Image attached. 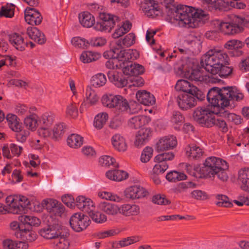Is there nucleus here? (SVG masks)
Here are the masks:
<instances>
[{"mask_svg": "<svg viewBox=\"0 0 249 249\" xmlns=\"http://www.w3.org/2000/svg\"><path fill=\"white\" fill-rule=\"evenodd\" d=\"M19 220L24 224H27L32 226H37L41 223L40 219L36 217L27 215L20 216Z\"/></svg>", "mask_w": 249, "mask_h": 249, "instance_id": "49", "label": "nucleus"}, {"mask_svg": "<svg viewBox=\"0 0 249 249\" xmlns=\"http://www.w3.org/2000/svg\"><path fill=\"white\" fill-rule=\"evenodd\" d=\"M6 120L9 127L14 131H18L19 130L21 124L19 122L17 115L13 114H8L6 116Z\"/></svg>", "mask_w": 249, "mask_h": 249, "instance_id": "44", "label": "nucleus"}, {"mask_svg": "<svg viewBox=\"0 0 249 249\" xmlns=\"http://www.w3.org/2000/svg\"><path fill=\"white\" fill-rule=\"evenodd\" d=\"M244 43L237 39H231L228 41L224 45V47L228 50H236L242 48Z\"/></svg>", "mask_w": 249, "mask_h": 249, "instance_id": "55", "label": "nucleus"}, {"mask_svg": "<svg viewBox=\"0 0 249 249\" xmlns=\"http://www.w3.org/2000/svg\"><path fill=\"white\" fill-rule=\"evenodd\" d=\"M78 18L80 23L84 27L90 28L95 24L94 17L88 11L80 13Z\"/></svg>", "mask_w": 249, "mask_h": 249, "instance_id": "32", "label": "nucleus"}, {"mask_svg": "<svg viewBox=\"0 0 249 249\" xmlns=\"http://www.w3.org/2000/svg\"><path fill=\"white\" fill-rule=\"evenodd\" d=\"M99 17L101 21L97 22L94 26L97 31H110L119 20L117 16L105 12L100 13Z\"/></svg>", "mask_w": 249, "mask_h": 249, "instance_id": "6", "label": "nucleus"}, {"mask_svg": "<svg viewBox=\"0 0 249 249\" xmlns=\"http://www.w3.org/2000/svg\"><path fill=\"white\" fill-rule=\"evenodd\" d=\"M213 114V112L206 107H198L196 108L193 113V118L197 123L203 126L210 127L213 124L211 119Z\"/></svg>", "mask_w": 249, "mask_h": 249, "instance_id": "7", "label": "nucleus"}, {"mask_svg": "<svg viewBox=\"0 0 249 249\" xmlns=\"http://www.w3.org/2000/svg\"><path fill=\"white\" fill-rule=\"evenodd\" d=\"M141 237L139 236H132L123 239L115 243H113V247L115 248H120L125 247L139 242Z\"/></svg>", "mask_w": 249, "mask_h": 249, "instance_id": "37", "label": "nucleus"}, {"mask_svg": "<svg viewBox=\"0 0 249 249\" xmlns=\"http://www.w3.org/2000/svg\"><path fill=\"white\" fill-rule=\"evenodd\" d=\"M140 212L139 206L136 204H124L119 207V213L126 217L137 215Z\"/></svg>", "mask_w": 249, "mask_h": 249, "instance_id": "23", "label": "nucleus"}, {"mask_svg": "<svg viewBox=\"0 0 249 249\" xmlns=\"http://www.w3.org/2000/svg\"><path fill=\"white\" fill-rule=\"evenodd\" d=\"M75 204L80 210L90 213L94 209L93 201L84 196H79L76 198Z\"/></svg>", "mask_w": 249, "mask_h": 249, "instance_id": "20", "label": "nucleus"}, {"mask_svg": "<svg viewBox=\"0 0 249 249\" xmlns=\"http://www.w3.org/2000/svg\"><path fill=\"white\" fill-rule=\"evenodd\" d=\"M186 176L183 173L171 171L166 176V178L170 182H176L185 179Z\"/></svg>", "mask_w": 249, "mask_h": 249, "instance_id": "53", "label": "nucleus"}, {"mask_svg": "<svg viewBox=\"0 0 249 249\" xmlns=\"http://www.w3.org/2000/svg\"><path fill=\"white\" fill-rule=\"evenodd\" d=\"M139 57V53L136 50H123L117 53V57L119 61L123 62L124 67L127 65V63L131 60L137 59Z\"/></svg>", "mask_w": 249, "mask_h": 249, "instance_id": "17", "label": "nucleus"}, {"mask_svg": "<svg viewBox=\"0 0 249 249\" xmlns=\"http://www.w3.org/2000/svg\"><path fill=\"white\" fill-rule=\"evenodd\" d=\"M115 160L109 156H103L99 159V162L102 166H109L110 165H114L115 167H118V164H115Z\"/></svg>", "mask_w": 249, "mask_h": 249, "instance_id": "62", "label": "nucleus"}, {"mask_svg": "<svg viewBox=\"0 0 249 249\" xmlns=\"http://www.w3.org/2000/svg\"><path fill=\"white\" fill-rule=\"evenodd\" d=\"M196 95L191 94H182L177 97L178 106L182 109L187 110L194 107L196 105Z\"/></svg>", "mask_w": 249, "mask_h": 249, "instance_id": "13", "label": "nucleus"}, {"mask_svg": "<svg viewBox=\"0 0 249 249\" xmlns=\"http://www.w3.org/2000/svg\"><path fill=\"white\" fill-rule=\"evenodd\" d=\"M108 119V114L106 112L98 114L94 118V125L98 129H101Z\"/></svg>", "mask_w": 249, "mask_h": 249, "instance_id": "50", "label": "nucleus"}, {"mask_svg": "<svg viewBox=\"0 0 249 249\" xmlns=\"http://www.w3.org/2000/svg\"><path fill=\"white\" fill-rule=\"evenodd\" d=\"M119 207L116 204L107 201H102L98 205L99 210L111 216H115L119 213Z\"/></svg>", "mask_w": 249, "mask_h": 249, "instance_id": "24", "label": "nucleus"}, {"mask_svg": "<svg viewBox=\"0 0 249 249\" xmlns=\"http://www.w3.org/2000/svg\"><path fill=\"white\" fill-rule=\"evenodd\" d=\"M89 214L91 219L96 223H102L107 220V216L99 212H93L92 211Z\"/></svg>", "mask_w": 249, "mask_h": 249, "instance_id": "63", "label": "nucleus"}, {"mask_svg": "<svg viewBox=\"0 0 249 249\" xmlns=\"http://www.w3.org/2000/svg\"><path fill=\"white\" fill-rule=\"evenodd\" d=\"M136 36L133 33L126 35L123 39H118L116 41V45L120 48L129 47L135 42Z\"/></svg>", "mask_w": 249, "mask_h": 249, "instance_id": "36", "label": "nucleus"}, {"mask_svg": "<svg viewBox=\"0 0 249 249\" xmlns=\"http://www.w3.org/2000/svg\"><path fill=\"white\" fill-rule=\"evenodd\" d=\"M246 22L244 18L236 15H231L230 20L224 21L221 32L226 35H234L243 31V26Z\"/></svg>", "mask_w": 249, "mask_h": 249, "instance_id": "4", "label": "nucleus"}, {"mask_svg": "<svg viewBox=\"0 0 249 249\" xmlns=\"http://www.w3.org/2000/svg\"><path fill=\"white\" fill-rule=\"evenodd\" d=\"M38 117L35 114L27 116L24 120V125L28 130L35 131L37 128Z\"/></svg>", "mask_w": 249, "mask_h": 249, "instance_id": "40", "label": "nucleus"}, {"mask_svg": "<svg viewBox=\"0 0 249 249\" xmlns=\"http://www.w3.org/2000/svg\"><path fill=\"white\" fill-rule=\"evenodd\" d=\"M230 60L228 54L219 48L209 50L201 58L200 65L206 71L212 75L217 74L220 66L228 64Z\"/></svg>", "mask_w": 249, "mask_h": 249, "instance_id": "3", "label": "nucleus"}, {"mask_svg": "<svg viewBox=\"0 0 249 249\" xmlns=\"http://www.w3.org/2000/svg\"><path fill=\"white\" fill-rule=\"evenodd\" d=\"M100 53L91 51L84 52L80 55V59L84 63L96 61L101 57Z\"/></svg>", "mask_w": 249, "mask_h": 249, "instance_id": "41", "label": "nucleus"}, {"mask_svg": "<svg viewBox=\"0 0 249 249\" xmlns=\"http://www.w3.org/2000/svg\"><path fill=\"white\" fill-rule=\"evenodd\" d=\"M208 102L213 107L224 108L230 106L231 102L241 101L243 94L233 87L211 88L207 93Z\"/></svg>", "mask_w": 249, "mask_h": 249, "instance_id": "2", "label": "nucleus"}, {"mask_svg": "<svg viewBox=\"0 0 249 249\" xmlns=\"http://www.w3.org/2000/svg\"><path fill=\"white\" fill-rule=\"evenodd\" d=\"M177 144V141L173 136L164 137L159 140L156 144L157 152L168 150L173 149Z\"/></svg>", "mask_w": 249, "mask_h": 249, "instance_id": "14", "label": "nucleus"}, {"mask_svg": "<svg viewBox=\"0 0 249 249\" xmlns=\"http://www.w3.org/2000/svg\"><path fill=\"white\" fill-rule=\"evenodd\" d=\"M51 245L53 249H69L70 243L66 234L60 231L59 235L52 241Z\"/></svg>", "mask_w": 249, "mask_h": 249, "instance_id": "21", "label": "nucleus"}, {"mask_svg": "<svg viewBox=\"0 0 249 249\" xmlns=\"http://www.w3.org/2000/svg\"><path fill=\"white\" fill-rule=\"evenodd\" d=\"M104 106L109 108H115L119 112H125L128 107V102L123 96L120 95L106 94L101 99Z\"/></svg>", "mask_w": 249, "mask_h": 249, "instance_id": "5", "label": "nucleus"}, {"mask_svg": "<svg viewBox=\"0 0 249 249\" xmlns=\"http://www.w3.org/2000/svg\"><path fill=\"white\" fill-rule=\"evenodd\" d=\"M67 143L71 148H78L83 144V138L78 134H72L68 137Z\"/></svg>", "mask_w": 249, "mask_h": 249, "instance_id": "43", "label": "nucleus"}, {"mask_svg": "<svg viewBox=\"0 0 249 249\" xmlns=\"http://www.w3.org/2000/svg\"><path fill=\"white\" fill-rule=\"evenodd\" d=\"M210 119L211 122L213 124L211 125V127L215 125L221 129L223 132L227 131L228 127L224 120L220 118H215L214 114Z\"/></svg>", "mask_w": 249, "mask_h": 249, "instance_id": "56", "label": "nucleus"}, {"mask_svg": "<svg viewBox=\"0 0 249 249\" xmlns=\"http://www.w3.org/2000/svg\"><path fill=\"white\" fill-rule=\"evenodd\" d=\"M24 18L26 22L32 25H39L42 20V17L40 13L33 8L26 9L24 13Z\"/></svg>", "mask_w": 249, "mask_h": 249, "instance_id": "15", "label": "nucleus"}, {"mask_svg": "<svg viewBox=\"0 0 249 249\" xmlns=\"http://www.w3.org/2000/svg\"><path fill=\"white\" fill-rule=\"evenodd\" d=\"M153 149L149 146L145 147L142 150L141 156V161L143 163H146L152 158Z\"/></svg>", "mask_w": 249, "mask_h": 249, "instance_id": "59", "label": "nucleus"}, {"mask_svg": "<svg viewBox=\"0 0 249 249\" xmlns=\"http://www.w3.org/2000/svg\"><path fill=\"white\" fill-rule=\"evenodd\" d=\"M69 222L71 228L76 232L85 230L90 224L89 217L80 213L73 214Z\"/></svg>", "mask_w": 249, "mask_h": 249, "instance_id": "8", "label": "nucleus"}, {"mask_svg": "<svg viewBox=\"0 0 249 249\" xmlns=\"http://www.w3.org/2000/svg\"><path fill=\"white\" fill-rule=\"evenodd\" d=\"M138 101L145 106H152L155 104L154 96L145 90H139L136 94Z\"/></svg>", "mask_w": 249, "mask_h": 249, "instance_id": "25", "label": "nucleus"}, {"mask_svg": "<svg viewBox=\"0 0 249 249\" xmlns=\"http://www.w3.org/2000/svg\"><path fill=\"white\" fill-rule=\"evenodd\" d=\"M60 231V230L56 231L53 228L48 227L41 229L39 231V234L45 238L53 240L58 235H59Z\"/></svg>", "mask_w": 249, "mask_h": 249, "instance_id": "42", "label": "nucleus"}, {"mask_svg": "<svg viewBox=\"0 0 249 249\" xmlns=\"http://www.w3.org/2000/svg\"><path fill=\"white\" fill-rule=\"evenodd\" d=\"M148 192L142 186L135 185L129 186L124 191L125 197L130 200H136L146 197Z\"/></svg>", "mask_w": 249, "mask_h": 249, "instance_id": "12", "label": "nucleus"}, {"mask_svg": "<svg viewBox=\"0 0 249 249\" xmlns=\"http://www.w3.org/2000/svg\"><path fill=\"white\" fill-rule=\"evenodd\" d=\"M46 205L47 209L56 216H61L64 213V206L56 200H50Z\"/></svg>", "mask_w": 249, "mask_h": 249, "instance_id": "31", "label": "nucleus"}, {"mask_svg": "<svg viewBox=\"0 0 249 249\" xmlns=\"http://www.w3.org/2000/svg\"><path fill=\"white\" fill-rule=\"evenodd\" d=\"M150 121V118L146 116H136L129 119L128 125L132 128L137 129L148 124Z\"/></svg>", "mask_w": 249, "mask_h": 249, "instance_id": "30", "label": "nucleus"}, {"mask_svg": "<svg viewBox=\"0 0 249 249\" xmlns=\"http://www.w3.org/2000/svg\"><path fill=\"white\" fill-rule=\"evenodd\" d=\"M55 115L52 112H46L40 118L39 123L42 126L50 127L54 123Z\"/></svg>", "mask_w": 249, "mask_h": 249, "instance_id": "47", "label": "nucleus"}, {"mask_svg": "<svg viewBox=\"0 0 249 249\" xmlns=\"http://www.w3.org/2000/svg\"><path fill=\"white\" fill-rule=\"evenodd\" d=\"M15 132L17 133L16 134L17 140L21 142H25L30 135L29 130L22 129L21 125L19 126V130Z\"/></svg>", "mask_w": 249, "mask_h": 249, "instance_id": "61", "label": "nucleus"}, {"mask_svg": "<svg viewBox=\"0 0 249 249\" xmlns=\"http://www.w3.org/2000/svg\"><path fill=\"white\" fill-rule=\"evenodd\" d=\"M186 169L187 173L194 177L196 178H204L203 172L201 171V169L197 166L186 164Z\"/></svg>", "mask_w": 249, "mask_h": 249, "instance_id": "52", "label": "nucleus"}, {"mask_svg": "<svg viewBox=\"0 0 249 249\" xmlns=\"http://www.w3.org/2000/svg\"><path fill=\"white\" fill-rule=\"evenodd\" d=\"M114 147L119 151H124L127 149V144L125 139L119 134H115L111 139Z\"/></svg>", "mask_w": 249, "mask_h": 249, "instance_id": "39", "label": "nucleus"}, {"mask_svg": "<svg viewBox=\"0 0 249 249\" xmlns=\"http://www.w3.org/2000/svg\"><path fill=\"white\" fill-rule=\"evenodd\" d=\"M91 82L93 87L100 88L105 85L107 78L104 74L99 73L92 77Z\"/></svg>", "mask_w": 249, "mask_h": 249, "instance_id": "48", "label": "nucleus"}, {"mask_svg": "<svg viewBox=\"0 0 249 249\" xmlns=\"http://www.w3.org/2000/svg\"><path fill=\"white\" fill-rule=\"evenodd\" d=\"M196 44L194 40H184L177 44V48L182 54L191 55L194 53V46Z\"/></svg>", "mask_w": 249, "mask_h": 249, "instance_id": "28", "label": "nucleus"}, {"mask_svg": "<svg viewBox=\"0 0 249 249\" xmlns=\"http://www.w3.org/2000/svg\"><path fill=\"white\" fill-rule=\"evenodd\" d=\"M229 169V165L226 161L221 165L217 169H215L211 175L208 176L210 178H213V179H218L222 182L226 181L228 178V170Z\"/></svg>", "mask_w": 249, "mask_h": 249, "instance_id": "22", "label": "nucleus"}, {"mask_svg": "<svg viewBox=\"0 0 249 249\" xmlns=\"http://www.w3.org/2000/svg\"><path fill=\"white\" fill-rule=\"evenodd\" d=\"M175 88L177 91L187 92L196 95L198 99L201 98L202 95L201 91L196 87L186 80H178L177 82Z\"/></svg>", "mask_w": 249, "mask_h": 249, "instance_id": "11", "label": "nucleus"}, {"mask_svg": "<svg viewBox=\"0 0 249 249\" xmlns=\"http://www.w3.org/2000/svg\"><path fill=\"white\" fill-rule=\"evenodd\" d=\"M98 196L102 199H105L107 200L114 201L118 203L121 202L123 200V198L121 196L111 192H100L98 194Z\"/></svg>", "mask_w": 249, "mask_h": 249, "instance_id": "51", "label": "nucleus"}, {"mask_svg": "<svg viewBox=\"0 0 249 249\" xmlns=\"http://www.w3.org/2000/svg\"><path fill=\"white\" fill-rule=\"evenodd\" d=\"M15 235L18 238H21L29 242L35 241L36 238V234L35 231L23 228L19 231L16 232Z\"/></svg>", "mask_w": 249, "mask_h": 249, "instance_id": "38", "label": "nucleus"}, {"mask_svg": "<svg viewBox=\"0 0 249 249\" xmlns=\"http://www.w3.org/2000/svg\"><path fill=\"white\" fill-rule=\"evenodd\" d=\"M152 135V131L149 128H142L139 130L135 137L134 145L140 148L149 141Z\"/></svg>", "mask_w": 249, "mask_h": 249, "instance_id": "19", "label": "nucleus"}, {"mask_svg": "<svg viewBox=\"0 0 249 249\" xmlns=\"http://www.w3.org/2000/svg\"><path fill=\"white\" fill-rule=\"evenodd\" d=\"M215 197L217 199L215 204L218 207H230L232 205L226 196L217 195Z\"/></svg>", "mask_w": 249, "mask_h": 249, "instance_id": "58", "label": "nucleus"}, {"mask_svg": "<svg viewBox=\"0 0 249 249\" xmlns=\"http://www.w3.org/2000/svg\"><path fill=\"white\" fill-rule=\"evenodd\" d=\"M140 8L147 16L152 18L161 14L160 7L155 0H142Z\"/></svg>", "mask_w": 249, "mask_h": 249, "instance_id": "9", "label": "nucleus"}, {"mask_svg": "<svg viewBox=\"0 0 249 249\" xmlns=\"http://www.w3.org/2000/svg\"><path fill=\"white\" fill-rule=\"evenodd\" d=\"M107 75L110 82L118 88H123L127 84V80L122 72L116 70H109Z\"/></svg>", "mask_w": 249, "mask_h": 249, "instance_id": "18", "label": "nucleus"}, {"mask_svg": "<svg viewBox=\"0 0 249 249\" xmlns=\"http://www.w3.org/2000/svg\"><path fill=\"white\" fill-rule=\"evenodd\" d=\"M203 154V150L196 145H189L186 147V156L190 159L198 160L202 157Z\"/></svg>", "mask_w": 249, "mask_h": 249, "instance_id": "34", "label": "nucleus"}, {"mask_svg": "<svg viewBox=\"0 0 249 249\" xmlns=\"http://www.w3.org/2000/svg\"><path fill=\"white\" fill-rule=\"evenodd\" d=\"M86 100L90 105H95L99 101V97L91 87H87L85 91Z\"/></svg>", "mask_w": 249, "mask_h": 249, "instance_id": "45", "label": "nucleus"}, {"mask_svg": "<svg viewBox=\"0 0 249 249\" xmlns=\"http://www.w3.org/2000/svg\"><path fill=\"white\" fill-rule=\"evenodd\" d=\"M16 202H13L10 205V210L13 213H20L24 211V208H28L33 209L29 200L24 196H20L18 200H15Z\"/></svg>", "mask_w": 249, "mask_h": 249, "instance_id": "16", "label": "nucleus"}, {"mask_svg": "<svg viewBox=\"0 0 249 249\" xmlns=\"http://www.w3.org/2000/svg\"><path fill=\"white\" fill-rule=\"evenodd\" d=\"M157 162L154 166L152 172L157 174H163L168 168V165L166 162H162L161 161H155Z\"/></svg>", "mask_w": 249, "mask_h": 249, "instance_id": "64", "label": "nucleus"}, {"mask_svg": "<svg viewBox=\"0 0 249 249\" xmlns=\"http://www.w3.org/2000/svg\"><path fill=\"white\" fill-rule=\"evenodd\" d=\"M9 40L17 50L20 51H24L28 46V43L24 41L23 37L17 33L10 35L9 36Z\"/></svg>", "mask_w": 249, "mask_h": 249, "instance_id": "27", "label": "nucleus"}, {"mask_svg": "<svg viewBox=\"0 0 249 249\" xmlns=\"http://www.w3.org/2000/svg\"><path fill=\"white\" fill-rule=\"evenodd\" d=\"M144 71V67L142 65L135 63H130L129 65H127L123 68L124 73L130 76L142 74Z\"/></svg>", "mask_w": 249, "mask_h": 249, "instance_id": "29", "label": "nucleus"}, {"mask_svg": "<svg viewBox=\"0 0 249 249\" xmlns=\"http://www.w3.org/2000/svg\"><path fill=\"white\" fill-rule=\"evenodd\" d=\"M106 177L109 179L120 181L128 178V173L120 170H109L106 173Z\"/></svg>", "mask_w": 249, "mask_h": 249, "instance_id": "35", "label": "nucleus"}, {"mask_svg": "<svg viewBox=\"0 0 249 249\" xmlns=\"http://www.w3.org/2000/svg\"><path fill=\"white\" fill-rule=\"evenodd\" d=\"M14 5L12 4L2 6L0 11V17L12 18L14 15Z\"/></svg>", "mask_w": 249, "mask_h": 249, "instance_id": "54", "label": "nucleus"}, {"mask_svg": "<svg viewBox=\"0 0 249 249\" xmlns=\"http://www.w3.org/2000/svg\"><path fill=\"white\" fill-rule=\"evenodd\" d=\"M186 77L192 81H203L206 79L205 76L200 70H192L185 74Z\"/></svg>", "mask_w": 249, "mask_h": 249, "instance_id": "46", "label": "nucleus"}, {"mask_svg": "<svg viewBox=\"0 0 249 249\" xmlns=\"http://www.w3.org/2000/svg\"><path fill=\"white\" fill-rule=\"evenodd\" d=\"M26 34L30 38L34 40L39 44H43L46 42L44 34L35 27H29L26 30Z\"/></svg>", "mask_w": 249, "mask_h": 249, "instance_id": "26", "label": "nucleus"}, {"mask_svg": "<svg viewBox=\"0 0 249 249\" xmlns=\"http://www.w3.org/2000/svg\"><path fill=\"white\" fill-rule=\"evenodd\" d=\"M225 162V160L213 156L207 158L204 163V167L201 168L203 176L206 177L211 175V173Z\"/></svg>", "mask_w": 249, "mask_h": 249, "instance_id": "10", "label": "nucleus"}, {"mask_svg": "<svg viewBox=\"0 0 249 249\" xmlns=\"http://www.w3.org/2000/svg\"><path fill=\"white\" fill-rule=\"evenodd\" d=\"M191 197L197 200H205L209 199L206 192L200 190H195L191 193Z\"/></svg>", "mask_w": 249, "mask_h": 249, "instance_id": "60", "label": "nucleus"}, {"mask_svg": "<svg viewBox=\"0 0 249 249\" xmlns=\"http://www.w3.org/2000/svg\"><path fill=\"white\" fill-rule=\"evenodd\" d=\"M238 180L240 187L245 191H249V169L244 168L238 172Z\"/></svg>", "mask_w": 249, "mask_h": 249, "instance_id": "33", "label": "nucleus"}, {"mask_svg": "<svg viewBox=\"0 0 249 249\" xmlns=\"http://www.w3.org/2000/svg\"><path fill=\"white\" fill-rule=\"evenodd\" d=\"M106 66L110 70H114L115 69H123V62L119 61L118 57L110 59L106 63Z\"/></svg>", "mask_w": 249, "mask_h": 249, "instance_id": "57", "label": "nucleus"}, {"mask_svg": "<svg viewBox=\"0 0 249 249\" xmlns=\"http://www.w3.org/2000/svg\"><path fill=\"white\" fill-rule=\"evenodd\" d=\"M173 15L180 26L188 28L198 27L209 19L208 14L205 11L186 5L178 6Z\"/></svg>", "mask_w": 249, "mask_h": 249, "instance_id": "1", "label": "nucleus"}]
</instances>
